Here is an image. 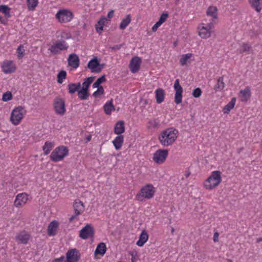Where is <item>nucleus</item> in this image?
<instances>
[{"label":"nucleus","instance_id":"f257e3e1","mask_svg":"<svg viewBox=\"0 0 262 262\" xmlns=\"http://www.w3.org/2000/svg\"><path fill=\"white\" fill-rule=\"evenodd\" d=\"M178 131L173 128H169L163 130L159 136L160 143L164 146L173 144L176 140Z\"/></svg>","mask_w":262,"mask_h":262},{"label":"nucleus","instance_id":"f03ea898","mask_svg":"<svg viewBox=\"0 0 262 262\" xmlns=\"http://www.w3.org/2000/svg\"><path fill=\"white\" fill-rule=\"evenodd\" d=\"M221 172L220 171H214L210 176L206 180L204 187L208 190L212 189L217 186L222 181Z\"/></svg>","mask_w":262,"mask_h":262},{"label":"nucleus","instance_id":"7ed1b4c3","mask_svg":"<svg viewBox=\"0 0 262 262\" xmlns=\"http://www.w3.org/2000/svg\"><path fill=\"white\" fill-rule=\"evenodd\" d=\"M68 154V148L66 146H60L52 151L50 157L52 161L56 162L62 160Z\"/></svg>","mask_w":262,"mask_h":262},{"label":"nucleus","instance_id":"20e7f679","mask_svg":"<svg viewBox=\"0 0 262 262\" xmlns=\"http://www.w3.org/2000/svg\"><path fill=\"white\" fill-rule=\"evenodd\" d=\"M155 192V188L151 184H147L142 187L139 193L137 194V199L139 201H143L144 199H150L153 197Z\"/></svg>","mask_w":262,"mask_h":262},{"label":"nucleus","instance_id":"39448f33","mask_svg":"<svg viewBox=\"0 0 262 262\" xmlns=\"http://www.w3.org/2000/svg\"><path fill=\"white\" fill-rule=\"evenodd\" d=\"M55 16L59 23H67L71 21L74 14L70 10L63 9L58 10Z\"/></svg>","mask_w":262,"mask_h":262},{"label":"nucleus","instance_id":"423d86ee","mask_svg":"<svg viewBox=\"0 0 262 262\" xmlns=\"http://www.w3.org/2000/svg\"><path fill=\"white\" fill-rule=\"evenodd\" d=\"M26 111L24 107L18 106L14 108L11 115L10 119L12 123L14 125L18 124L21 120L23 118Z\"/></svg>","mask_w":262,"mask_h":262},{"label":"nucleus","instance_id":"0eeeda50","mask_svg":"<svg viewBox=\"0 0 262 262\" xmlns=\"http://www.w3.org/2000/svg\"><path fill=\"white\" fill-rule=\"evenodd\" d=\"M168 155V149H159L154 154L152 159L155 163L161 164L165 161Z\"/></svg>","mask_w":262,"mask_h":262},{"label":"nucleus","instance_id":"6e6552de","mask_svg":"<svg viewBox=\"0 0 262 262\" xmlns=\"http://www.w3.org/2000/svg\"><path fill=\"white\" fill-rule=\"evenodd\" d=\"M69 46L64 40H58L52 45L49 50L54 55L60 53V51L67 50Z\"/></svg>","mask_w":262,"mask_h":262},{"label":"nucleus","instance_id":"1a4fd4ad","mask_svg":"<svg viewBox=\"0 0 262 262\" xmlns=\"http://www.w3.org/2000/svg\"><path fill=\"white\" fill-rule=\"evenodd\" d=\"M94 236V229L90 224H87L81 229L79 232V236L83 239L89 237H93Z\"/></svg>","mask_w":262,"mask_h":262},{"label":"nucleus","instance_id":"9d476101","mask_svg":"<svg viewBox=\"0 0 262 262\" xmlns=\"http://www.w3.org/2000/svg\"><path fill=\"white\" fill-rule=\"evenodd\" d=\"M54 106L57 114L63 115L66 112L65 102L63 99L56 97L54 99Z\"/></svg>","mask_w":262,"mask_h":262},{"label":"nucleus","instance_id":"9b49d317","mask_svg":"<svg viewBox=\"0 0 262 262\" xmlns=\"http://www.w3.org/2000/svg\"><path fill=\"white\" fill-rule=\"evenodd\" d=\"M173 89L176 91L174 96V102L177 104H179L182 102L183 88L179 83V79H177L175 80Z\"/></svg>","mask_w":262,"mask_h":262},{"label":"nucleus","instance_id":"f8f14e48","mask_svg":"<svg viewBox=\"0 0 262 262\" xmlns=\"http://www.w3.org/2000/svg\"><path fill=\"white\" fill-rule=\"evenodd\" d=\"M67 262H77L80 258V253L76 248L69 250L66 254Z\"/></svg>","mask_w":262,"mask_h":262},{"label":"nucleus","instance_id":"ddd939ff","mask_svg":"<svg viewBox=\"0 0 262 262\" xmlns=\"http://www.w3.org/2000/svg\"><path fill=\"white\" fill-rule=\"evenodd\" d=\"M141 63V59L137 56L133 57L129 63V69L133 73H137L140 69V64Z\"/></svg>","mask_w":262,"mask_h":262},{"label":"nucleus","instance_id":"4468645a","mask_svg":"<svg viewBox=\"0 0 262 262\" xmlns=\"http://www.w3.org/2000/svg\"><path fill=\"white\" fill-rule=\"evenodd\" d=\"M28 200L27 194L25 193H19L17 195L14 201V205L17 207H20L24 205Z\"/></svg>","mask_w":262,"mask_h":262},{"label":"nucleus","instance_id":"2eb2a0df","mask_svg":"<svg viewBox=\"0 0 262 262\" xmlns=\"http://www.w3.org/2000/svg\"><path fill=\"white\" fill-rule=\"evenodd\" d=\"M79 58L75 53L70 54L68 58V62L69 66L77 69L79 66Z\"/></svg>","mask_w":262,"mask_h":262},{"label":"nucleus","instance_id":"dca6fc26","mask_svg":"<svg viewBox=\"0 0 262 262\" xmlns=\"http://www.w3.org/2000/svg\"><path fill=\"white\" fill-rule=\"evenodd\" d=\"M2 67L3 71L6 74L14 73L16 70V67L12 61L4 62Z\"/></svg>","mask_w":262,"mask_h":262},{"label":"nucleus","instance_id":"f3484780","mask_svg":"<svg viewBox=\"0 0 262 262\" xmlns=\"http://www.w3.org/2000/svg\"><path fill=\"white\" fill-rule=\"evenodd\" d=\"M30 237V235L27 232L23 231L16 236V239L23 244H27Z\"/></svg>","mask_w":262,"mask_h":262},{"label":"nucleus","instance_id":"a211bd4d","mask_svg":"<svg viewBox=\"0 0 262 262\" xmlns=\"http://www.w3.org/2000/svg\"><path fill=\"white\" fill-rule=\"evenodd\" d=\"M100 66L99 61L97 57H94L90 60L87 64V68L91 70L92 72H95V70Z\"/></svg>","mask_w":262,"mask_h":262},{"label":"nucleus","instance_id":"6ab92c4d","mask_svg":"<svg viewBox=\"0 0 262 262\" xmlns=\"http://www.w3.org/2000/svg\"><path fill=\"white\" fill-rule=\"evenodd\" d=\"M58 226L57 221L54 220L51 222L48 227V234L49 235H55L56 233V230Z\"/></svg>","mask_w":262,"mask_h":262},{"label":"nucleus","instance_id":"aec40b11","mask_svg":"<svg viewBox=\"0 0 262 262\" xmlns=\"http://www.w3.org/2000/svg\"><path fill=\"white\" fill-rule=\"evenodd\" d=\"M240 94L241 101L242 102L247 101L251 96L250 88L247 86L244 90H241Z\"/></svg>","mask_w":262,"mask_h":262},{"label":"nucleus","instance_id":"412c9836","mask_svg":"<svg viewBox=\"0 0 262 262\" xmlns=\"http://www.w3.org/2000/svg\"><path fill=\"white\" fill-rule=\"evenodd\" d=\"M125 132L124 122L123 121H119L117 122L114 127V133L117 135H121V134Z\"/></svg>","mask_w":262,"mask_h":262},{"label":"nucleus","instance_id":"4be33fe9","mask_svg":"<svg viewBox=\"0 0 262 262\" xmlns=\"http://www.w3.org/2000/svg\"><path fill=\"white\" fill-rule=\"evenodd\" d=\"M148 238V235L145 230L142 231L139 236V239L137 242L136 244L139 246L142 247L147 242Z\"/></svg>","mask_w":262,"mask_h":262},{"label":"nucleus","instance_id":"5701e85b","mask_svg":"<svg viewBox=\"0 0 262 262\" xmlns=\"http://www.w3.org/2000/svg\"><path fill=\"white\" fill-rule=\"evenodd\" d=\"M106 246L104 243L101 242L97 246L95 251V254H99L101 256L104 255L106 251Z\"/></svg>","mask_w":262,"mask_h":262},{"label":"nucleus","instance_id":"b1692460","mask_svg":"<svg viewBox=\"0 0 262 262\" xmlns=\"http://www.w3.org/2000/svg\"><path fill=\"white\" fill-rule=\"evenodd\" d=\"M155 94L157 103L158 104L161 103L163 101L165 97L164 91L161 88H159L156 90Z\"/></svg>","mask_w":262,"mask_h":262},{"label":"nucleus","instance_id":"393cba45","mask_svg":"<svg viewBox=\"0 0 262 262\" xmlns=\"http://www.w3.org/2000/svg\"><path fill=\"white\" fill-rule=\"evenodd\" d=\"M81 84L80 82L78 83H71L68 84V91L70 94H73L76 92H77L81 88Z\"/></svg>","mask_w":262,"mask_h":262},{"label":"nucleus","instance_id":"a878e982","mask_svg":"<svg viewBox=\"0 0 262 262\" xmlns=\"http://www.w3.org/2000/svg\"><path fill=\"white\" fill-rule=\"evenodd\" d=\"M123 136L119 135L114 140L113 143L116 150H119L121 148L123 143Z\"/></svg>","mask_w":262,"mask_h":262},{"label":"nucleus","instance_id":"bb28decb","mask_svg":"<svg viewBox=\"0 0 262 262\" xmlns=\"http://www.w3.org/2000/svg\"><path fill=\"white\" fill-rule=\"evenodd\" d=\"M75 213H76L77 215L80 214L84 210V205L83 203L78 200V202L75 201L73 205Z\"/></svg>","mask_w":262,"mask_h":262},{"label":"nucleus","instance_id":"cd10ccee","mask_svg":"<svg viewBox=\"0 0 262 262\" xmlns=\"http://www.w3.org/2000/svg\"><path fill=\"white\" fill-rule=\"evenodd\" d=\"M104 111L106 114L110 115L112 111L115 110V107L113 104V100L108 101L103 106Z\"/></svg>","mask_w":262,"mask_h":262},{"label":"nucleus","instance_id":"c85d7f7f","mask_svg":"<svg viewBox=\"0 0 262 262\" xmlns=\"http://www.w3.org/2000/svg\"><path fill=\"white\" fill-rule=\"evenodd\" d=\"M235 102L236 98L233 97L231 99V101L225 106L223 110V113L224 114H228L231 111V110H232L234 107L235 104Z\"/></svg>","mask_w":262,"mask_h":262},{"label":"nucleus","instance_id":"c756f323","mask_svg":"<svg viewBox=\"0 0 262 262\" xmlns=\"http://www.w3.org/2000/svg\"><path fill=\"white\" fill-rule=\"evenodd\" d=\"M95 78V77H94V76H91V77L86 78L84 79V82L82 83V86L81 87V88L89 91L90 86L91 85V83L94 81Z\"/></svg>","mask_w":262,"mask_h":262},{"label":"nucleus","instance_id":"7c9ffc66","mask_svg":"<svg viewBox=\"0 0 262 262\" xmlns=\"http://www.w3.org/2000/svg\"><path fill=\"white\" fill-rule=\"evenodd\" d=\"M78 98L80 100H86L90 96L89 91L80 88L77 93Z\"/></svg>","mask_w":262,"mask_h":262},{"label":"nucleus","instance_id":"2f4dec72","mask_svg":"<svg viewBox=\"0 0 262 262\" xmlns=\"http://www.w3.org/2000/svg\"><path fill=\"white\" fill-rule=\"evenodd\" d=\"M225 87V83L223 81V77H220L217 80L216 84L214 85L215 91H221Z\"/></svg>","mask_w":262,"mask_h":262},{"label":"nucleus","instance_id":"473e14b6","mask_svg":"<svg viewBox=\"0 0 262 262\" xmlns=\"http://www.w3.org/2000/svg\"><path fill=\"white\" fill-rule=\"evenodd\" d=\"M217 9L216 7L210 6L208 8L206 13L208 16H212L213 19H217Z\"/></svg>","mask_w":262,"mask_h":262},{"label":"nucleus","instance_id":"72a5a7b5","mask_svg":"<svg viewBox=\"0 0 262 262\" xmlns=\"http://www.w3.org/2000/svg\"><path fill=\"white\" fill-rule=\"evenodd\" d=\"M53 146V143L49 141H46L44 146L42 147V150H43L44 154L45 155H48L50 151L52 149Z\"/></svg>","mask_w":262,"mask_h":262},{"label":"nucleus","instance_id":"f704fd0d","mask_svg":"<svg viewBox=\"0 0 262 262\" xmlns=\"http://www.w3.org/2000/svg\"><path fill=\"white\" fill-rule=\"evenodd\" d=\"M251 5L256 12H259L262 9V0H252Z\"/></svg>","mask_w":262,"mask_h":262},{"label":"nucleus","instance_id":"c9c22d12","mask_svg":"<svg viewBox=\"0 0 262 262\" xmlns=\"http://www.w3.org/2000/svg\"><path fill=\"white\" fill-rule=\"evenodd\" d=\"M130 20L131 18L130 15H127L126 17L123 18L121 21L119 26L120 29L121 30L124 29L130 23Z\"/></svg>","mask_w":262,"mask_h":262},{"label":"nucleus","instance_id":"e433bc0d","mask_svg":"<svg viewBox=\"0 0 262 262\" xmlns=\"http://www.w3.org/2000/svg\"><path fill=\"white\" fill-rule=\"evenodd\" d=\"M245 52H247L248 54L252 53L253 52V49L252 47L246 43H243L241 46V48L239 50V53H243Z\"/></svg>","mask_w":262,"mask_h":262},{"label":"nucleus","instance_id":"4c0bfd02","mask_svg":"<svg viewBox=\"0 0 262 262\" xmlns=\"http://www.w3.org/2000/svg\"><path fill=\"white\" fill-rule=\"evenodd\" d=\"M11 9L7 5H2L0 6V12H2L6 17H10Z\"/></svg>","mask_w":262,"mask_h":262},{"label":"nucleus","instance_id":"58836bf2","mask_svg":"<svg viewBox=\"0 0 262 262\" xmlns=\"http://www.w3.org/2000/svg\"><path fill=\"white\" fill-rule=\"evenodd\" d=\"M107 20V19H106V18L104 16L102 17L99 19L98 22H99V24L101 25V26L96 27V30L97 33H98L99 34H101V33L102 32V31L103 30L105 22Z\"/></svg>","mask_w":262,"mask_h":262},{"label":"nucleus","instance_id":"ea45409f","mask_svg":"<svg viewBox=\"0 0 262 262\" xmlns=\"http://www.w3.org/2000/svg\"><path fill=\"white\" fill-rule=\"evenodd\" d=\"M105 76L104 75L99 77L96 81L93 83V88H98L99 86H102L101 84L106 81Z\"/></svg>","mask_w":262,"mask_h":262},{"label":"nucleus","instance_id":"a19ab883","mask_svg":"<svg viewBox=\"0 0 262 262\" xmlns=\"http://www.w3.org/2000/svg\"><path fill=\"white\" fill-rule=\"evenodd\" d=\"M192 54L191 53H188L184 54L182 56L180 60V63L182 66H185L188 60L192 57Z\"/></svg>","mask_w":262,"mask_h":262},{"label":"nucleus","instance_id":"79ce46f5","mask_svg":"<svg viewBox=\"0 0 262 262\" xmlns=\"http://www.w3.org/2000/svg\"><path fill=\"white\" fill-rule=\"evenodd\" d=\"M67 76V72L64 70H61L57 74V82L61 84L63 81L66 79Z\"/></svg>","mask_w":262,"mask_h":262},{"label":"nucleus","instance_id":"37998d69","mask_svg":"<svg viewBox=\"0 0 262 262\" xmlns=\"http://www.w3.org/2000/svg\"><path fill=\"white\" fill-rule=\"evenodd\" d=\"M29 10H33L38 5V0H27Z\"/></svg>","mask_w":262,"mask_h":262},{"label":"nucleus","instance_id":"c03bdc74","mask_svg":"<svg viewBox=\"0 0 262 262\" xmlns=\"http://www.w3.org/2000/svg\"><path fill=\"white\" fill-rule=\"evenodd\" d=\"M25 49L23 45H19L17 49V57L19 59L23 57L25 55Z\"/></svg>","mask_w":262,"mask_h":262},{"label":"nucleus","instance_id":"a18cd8bd","mask_svg":"<svg viewBox=\"0 0 262 262\" xmlns=\"http://www.w3.org/2000/svg\"><path fill=\"white\" fill-rule=\"evenodd\" d=\"M13 98V95L11 92L7 91L3 94L2 100L4 101H8L11 100Z\"/></svg>","mask_w":262,"mask_h":262},{"label":"nucleus","instance_id":"49530a36","mask_svg":"<svg viewBox=\"0 0 262 262\" xmlns=\"http://www.w3.org/2000/svg\"><path fill=\"white\" fill-rule=\"evenodd\" d=\"M199 35L203 38H207L211 36V32L202 29L199 32Z\"/></svg>","mask_w":262,"mask_h":262},{"label":"nucleus","instance_id":"de8ad7c7","mask_svg":"<svg viewBox=\"0 0 262 262\" xmlns=\"http://www.w3.org/2000/svg\"><path fill=\"white\" fill-rule=\"evenodd\" d=\"M202 90L200 88H198L194 89L192 91V95L195 98H199L202 94Z\"/></svg>","mask_w":262,"mask_h":262},{"label":"nucleus","instance_id":"09e8293b","mask_svg":"<svg viewBox=\"0 0 262 262\" xmlns=\"http://www.w3.org/2000/svg\"><path fill=\"white\" fill-rule=\"evenodd\" d=\"M97 88V90L95 91L93 94V96L94 97H97L99 95H102L104 93V91L103 86H99Z\"/></svg>","mask_w":262,"mask_h":262},{"label":"nucleus","instance_id":"8fccbe9b","mask_svg":"<svg viewBox=\"0 0 262 262\" xmlns=\"http://www.w3.org/2000/svg\"><path fill=\"white\" fill-rule=\"evenodd\" d=\"M168 16V13L167 12L163 13L160 16L158 21H159V23H161V24H162L165 21V20H166Z\"/></svg>","mask_w":262,"mask_h":262},{"label":"nucleus","instance_id":"3c124183","mask_svg":"<svg viewBox=\"0 0 262 262\" xmlns=\"http://www.w3.org/2000/svg\"><path fill=\"white\" fill-rule=\"evenodd\" d=\"M212 27H213V24L212 23H210L207 24L205 27H203L202 29H203V30L211 32L210 30Z\"/></svg>","mask_w":262,"mask_h":262},{"label":"nucleus","instance_id":"603ef678","mask_svg":"<svg viewBox=\"0 0 262 262\" xmlns=\"http://www.w3.org/2000/svg\"><path fill=\"white\" fill-rule=\"evenodd\" d=\"M124 43L115 45L113 47H110V49H111L112 51L119 50L121 49Z\"/></svg>","mask_w":262,"mask_h":262},{"label":"nucleus","instance_id":"864d4df0","mask_svg":"<svg viewBox=\"0 0 262 262\" xmlns=\"http://www.w3.org/2000/svg\"><path fill=\"white\" fill-rule=\"evenodd\" d=\"M52 262H67V260L65 259V257L62 256L59 258H55Z\"/></svg>","mask_w":262,"mask_h":262},{"label":"nucleus","instance_id":"5fc2aeb1","mask_svg":"<svg viewBox=\"0 0 262 262\" xmlns=\"http://www.w3.org/2000/svg\"><path fill=\"white\" fill-rule=\"evenodd\" d=\"M162 24L161 23H159V21H157L156 24L153 26L152 27V31L153 32H156L158 28Z\"/></svg>","mask_w":262,"mask_h":262},{"label":"nucleus","instance_id":"6e6d98bb","mask_svg":"<svg viewBox=\"0 0 262 262\" xmlns=\"http://www.w3.org/2000/svg\"><path fill=\"white\" fill-rule=\"evenodd\" d=\"M104 66H105V64L100 63V66H99V67L97 68V69L95 70V72L100 73L102 71V69L104 67Z\"/></svg>","mask_w":262,"mask_h":262},{"label":"nucleus","instance_id":"4d7b16f0","mask_svg":"<svg viewBox=\"0 0 262 262\" xmlns=\"http://www.w3.org/2000/svg\"><path fill=\"white\" fill-rule=\"evenodd\" d=\"M114 14V11L113 10H111L110 11L108 12L107 14V17L109 18H112Z\"/></svg>","mask_w":262,"mask_h":262},{"label":"nucleus","instance_id":"13d9d810","mask_svg":"<svg viewBox=\"0 0 262 262\" xmlns=\"http://www.w3.org/2000/svg\"><path fill=\"white\" fill-rule=\"evenodd\" d=\"M219 233H217V232H215L214 234V235H213V240L215 242H217L218 241V237H219Z\"/></svg>","mask_w":262,"mask_h":262},{"label":"nucleus","instance_id":"bf43d9fd","mask_svg":"<svg viewBox=\"0 0 262 262\" xmlns=\"http://www.w3.org/2000/svg\"><path fill=\"white\" fill-rule=\"evenodd\" d=\"M78 215H77L76 213H75L74 215H73L71 216V217L69 219V222H71L73 220H74Z\"/></svg>","mask_w":262,"mask_h":262},{"label":"nucleus","instance_id":"052dcab7","mask_svg":"<svg viewBox=\"0 0 262 262\" xmlns=\"http://www.w3.org/2000/svg\"><path fill=\"white\" fill-rule=\"evenodd\" d=\"M0 22L4 24L6 23L5 19L2 16H0Z\"/></svg>","mask_w":262,"mask_h":262},{"label":"nucleus","instance_id":"680f3d73","mask_svg":"<svg viewBox=\"0 0 262 262\" xmlns=\"http://www.w3.org/2000/svg\"><path fill=\"white\" fill-rule=\"evenodd\" d=\"M91 138H92V136H91V135H89V136H88L86 137V142H89V141H91Z\"/></svg>","mask_w":262,"mask_h":262},{"label":"nucleus","instance_id":"e2e57ef3","mask_svg":"<svg viewBox=\"0 0 262 262\" xmlns=\"http://www.w3.org/2000/svg\"><path fill=\"white\" fill-rule=\"evenodd\" d=\"M136 260V258L133 255H132V262H135Z\"/></svg>","mask_w":262,"mask_h":262},{"label":"nucleus","instance_id":"0e129e2a","mask_svg":"<svg viewBox=\"0 0 262 262\" xmlns=\"http://www.w3.org/2000/svg\"><path fill=\"white\" fill-rule=\"evenodd\" d=\"M190 172H189V171L186 172V173L185 174L186 177L188 178L190 176Z\"/></svg>","mask_w":262,"mask_h":262},{"label":"nucleus","instance_id":"69168bd1","mask_svg":"<svg viewBox=\"0 0 262 262\" xmlns=\"http://www.w3.org/2000/svg\"><path fill=\"white\" fill-rule=\"evenodd\" d=\"M174 232V229L173 227H171V232L172 234L173 233V232Z\"/></svg>","mask_w":262,"mask_h":262},{"label":"nucleus","instance_id":"338daca9","mask_svg":"<svg viewBox=\"0 0 262 262\" xmlns=\"http://www.w3.org/2000/svg\"><path fill=\"white\" fill-rule=\"evenodd\" d=\"M262 241V238L260 237L257 239V242L259 243Z\"/></svg>","mask_w":262,"mask_h":262},{"label":"nucleus","instance_id":"774afa93","mask_svg":"<svg viewBox=\"0 0 262 262\" xmlns=\"http://www.w3.org/2000/svg\"><path fill=\"white\" fill-rule=\"evenodd\" d=\"M71 37V35H67L66 38V39H69V38H70Z\"/></svg>","mask_w":262,"mask_h":262}]
</instances>
